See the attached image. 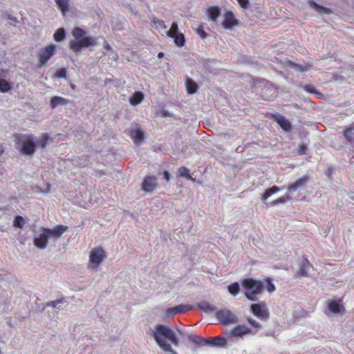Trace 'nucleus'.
Wrapping results in <instances>:
<instances>
[{"mask_svg": "<svg viewBox=\"0 0 354 354\" xmlns=\"http://www.w3.org/2000/svg\"><path fill=\"white\" fill-rule=\"evenodd\" d=\"M250 330L245 326L238 325L235 326L231 331V335L233 337H241L243 335L249 333Z\"/></svg>", "mask_w": 354, "mask_h": 354, "instance_id": "nucleus-18", "label": "nucleus"}, {"mask_svg": "<svg viewBox=\"0 0 354 354\" xmlns=\"http://www.w3.org/2000/svg\"><path fill=\"white\" fill-rule=\"evenodd\" d=\"M217 319L224 324H228L235 322V315L229 310L223 309L216 312Z\"/></svg>", "mask_w": 354, "mask_h": 354, "instance_id": "nucleus-7", "label": "nucleus"}, {"mask_svg": "<svg viewBox=\"0 0 354 354\" xmlns=\"http://www.w3.org/2000/svg\"><path fill=\"white\" fill-rule=\"evenodd\" d=\"M54 1H55V3L56 4L57 9L62 13V15L63 17H66L67 13L69 11V8H70V4H69L70 0H54Z\"/></svg>", "mask_w": 354, "mask_h": 354, "instance_id": "nucleus-15", "label": "nucleus"}, {"mask_svg": "<svg viewBox=\"0 0 354 354\" xmlns=\"http://www.w3.org/2000/svg\"><path fill=\"white\" fill-rule=\"evenodd\" d=\"M178 173L180 176L184 177L187 180H192V181L195 180V179L192 178L189 175V170L185 167H180L178 169Z\"/></svg>", "mask_w": 354, "mask_h": 354, "instance_id": "nucleus-30", "label": "nucleus"}, {"mask_svg": "<svg viewBox=\"0 0 354 354\" xmlns=\"http://www.w3.org/2000/svg\"><path fill=\"white\" fill-rule=\"evenodd\" d=\"M178 26L177 23L174 22L171 25V28L167 32V35L169 37H174L176 35H178Z\"/></svg>", "mask_w": 354, "mask_h": 354, "instance_id": "nucleus-34", "label": "nucleus"}, {"mask_svg": "<svg viewBox=\"0 0 354 354\" xmlns=\"http://www.w3.org/2000/svg\"><path fill=\"white\" fill-rule=\"evenodd\" d=\"M66 37V31L63 28H58L53 35V39L56 41H62Z\"/></svg>", "mask_w": 354, "mask_h": 354, "instance_id": "nucleus-27", "label": "nucleus"}, {"mask_svg": "<svg viewBox=\"0 0 354 354\" xmlns=\"http://www.w3.org/2000/svg\"><path fill=\"white\" fill-rule=\"evenodd\" d=\"M34 244L39 249H45L48 244L49 237L44 228L38 234H35L34 238Z\"/></svg>", "mask_w": 354, "mask_h": 354, "instance_id": "nucleus-6", "label": "nucleus"}, {"mask_svg": "<svg viewBox=\"0 0 354 354\" xmlns=\"http://www.w3.org/2000/svg\"><path fill=\"white\" fill-rule=\"evenodd\" d=\"M69 102V100L59 96H54L50 100V106L53 109L59 105H65Z\"/></svg>", "mask_w": 354, "mask_h": 354, "instance_id": "nucleus-23", "label": "nucleus"}, {"mask_svg": "<svg viewBox=\"0 0 354 354\" xmlns=\"http://www.w3.org/2000/svg\"><path fill=\"white\" fill-rule=\"evenodd\" d=\"M197 33L202 37V38H205L207 37V34L203 30H200L198 29L197 30Z\"/></svg>", "mask_w": 354, "mask_h": 354, "instance_id": "nucleus-48", "label": "nucleus"}, {"mask_svg": "<svg viewBox=\"0 0 354 354\" xmlns=\"http://www.w3.org/2000/svg\"><path fill=\"white\" fill-rule=\"evenodd\" d=\"M328 309L333 313H339L342 312L343 307L339 304V303L333 301L329 303Z\"/></svg>", "mask_w": 354, "mask_h": 354, "instance_id": "nucleus-26", "label": "nucleus"}, {"mask_svg": "<svg viewBox=\"0 0 354 354\" xmlns=\"http://www.w3.org/2000/svg\"><path fill=\"white\" fill-rule=\"evenodd\" d=\"M238 25V21L235 19L234 15L231 11H226L224 14V19L222 23L223 28L231 30Z\"/></svg>", "mask_w": 354, "mask_h": 354, "instance_id": "nucleus-9", "label": "nucleus"}, {"mask_svg": "<svg viewBox=\"0 0 354 354\" xmlns=\"http://www.w3.org/2000/svg\"><path fill=\"white\" fill-rule=\"evenodd\" d=\"M248 322L253 326L256 327V328H259L260 327V325L259 324L256 322L255 320L252 319H248Z\"/></svg>", "mask_w": 354, "mask_h": 354, "instance_id": "nucleus-46", "label": "nucleus"}, {"mask_svg": "<svg viewBox=\"0 0 354 354\" xmlns=\"http://www.w3.org/2000/svg\"><path fill=\"white\" fill-rule=\"evenodd\" d=\"M175 44L181 47L184 46L185 44V37L184 35L181 33H179L178 35H176L174 37Z\"/></svg>", "mask_w": 354, "mask_h": 354, "instance_id": "nucleus-35", "label": "nucleus"}, {"mask_svg": "<svg viewBox=\"0 0 354 354\" xmlns=\"http://www.w3.org/2000/svg\"><path fill=\"white\" fill-rule=\"evenodd\" d=\"M185 85L187 91L189 94L195 93L198 90L197 84L191 79H187L186 80Z\"/></svg>", "mask_w": 354, "mask_h": 354, "instance_id": "nucleus-25", "label": "nucleus"}, {"mask_svg": "<svg viewBox=\"0 0 354 354\" xmlns=\"http://www.w3.org/2000/svg\"><path fill=\"white\" fill-rule=\"evenodd\" d=\"M245 290V297L251 301L257 299L256 296L260 294L263 290V283L260 281L252 279H245L242 281Z\"/></svg>", "mask_w": 354, "mask_h": 354, "instance_id": "nucleus-3", "label": "nucleus"}, {"mask_svg": "<svg viewBox=\"0 0 354 354\" xmlns=\"http://www.w3.org/2000/svg\"><path fill=\"white\" fill-rule=\"evenodd\" d=\"M187 339L188 342H192L196 345L203 346L205 342V338L201 336L193 335V334H187L186 335Z\"/></svg>", "mask_w": 354, "mask_h": 354, "instance_id": "nucleus-21", "label": "nucleus"}, {"mask_svg": "<svg viewBox=\"0 0 354 354\" xmlns=\"http://www.w3.org/2000/svg\"><path fill=\"white\" fill-rule=\"evenodd\" d=\"M280 191V188L277 186H273L265 190L264 193L261 195V200L266 201L269 197L274 194Z\"/></svg>", "mask_w": 354, "mask_h": 354, "instance_id": "nucleus-24", "label": "nucleus"}, {"mask_svg": "<svg viewBox=\"0 0 354 354\" xmlns=\"http://www.w3.org/2000/svg\"><path fill=\"white\" fill-rule=\"evenodd\" d=\"M57 52V46L50 44L38 52V57L41 65H45L48 60L55 55Z\"/></svg>", "mask_w": 354, "mask_h": 354, "instance_id": "nucleus-5", "label": "nucleus"}, {"mask_svg": "<svg viewBox=\"0 0 354 354\" xmlns=\"http://www.w3.org/2000/svg\"><path fill=\"white\" fill-rule=\"evenodd\" d=\"M163 115H164V116H166V115H167V113H166V112H165V111H164V112H163Z\"/></svg>", "mask_w": 354, "mask_h": 354, "instance_id": "nucleus-52", "label": "nucleus"}, {"mask_svg": "<svg viewBox=\"0 0 354 354\" xmlns=\"http://www.w3.org/2000/svg\"><path fill=\"white\" fill-rule=\"evenodd\" d=\"M106 258L105 250L100 247L94 248L90 252L88 259V268L97 271L100 264Z\"/></svg>", "mask_w": 354, "mask_h": 354, "instance_id": "nucleus-4", "label": "nucleus"}, {"mask_svg": "<svg viewBox=\"0 0 354 354\" xmlns=\"http://www.w3.org/2000/svg\"><path fill=\"white\" fill-rule=\"evenodd\" d=\"M86 31L81 28H75L72 35L75 38L69 42V46L75 53L80 52L83 48H88L96 45V41L91 37L86 36Z\"/></svg>", "mask_w": 354, "mask_h": 354, "instance_id": "nucleus-2", "label": "nucleus"}, {"mask_svg": "<svg viewBox=\"0 0 354 354\" xmlns=\"http://www.w3.org/2000/svg\"><path fill=\"white\" fill-rule=\"evenodd\" d=\"M106 48L109 49L110 48V46L106 45Z\"/></svg>", "mask_w": 354, "mask_h": 354, "instance_id": "nucleus-53", "label": "nucleus"}, {"mask_svg": "<svg viewBox=\"0 0 354 354\" xmlns=\"http://www.w3.org/2000/svg\"><path fill=\"white\" fill-rule=\"evenodd\" d=\"M296 68L300 71H308V68H309V66H299V65H297L296 66Z\"/></svg>", "mask_w": 354, "mask_h": 354, "instance_id": "nucleus-47", "label": "nucleus"}, {"mask_svg": "<svg viewBox=\"0 0 354 354\" xmlns=\"http://www.w3.org/2000/svg\"><path fill=\"white\" fill-rule=\"evenodd\" d=\"M65 300L64 298H60L58 299H56L55 301H49L46 304L47 307H52L53 308H59L61 305H62L64 303Z\"/></svg>", "mask_w": 354, "mask_h": 354, "instance_id": "nucleus-31", "label": "nucleus"}, {"mask_svg": "<svg viewBox=\"0 0 354 354\" xmlns=\"http://www.w3.org/2000/svg\"><path fill=\"white\" fill-rule=\"evenodd\" d=\"M4 152V149L2 146L0 145V156L2 155Z\"/></svg>", "mask_w": 354, "mask_h": 354, "instance_id": "nucleus-49", "label": "nucleus"}, {"mask_svg": "<svg viewBox=\"0 0 354 354\" xmlns=\"http://www.w3.org/2000/svg\"><path fill=\"white\" fill-rule=\"evenodd\" d=\"M304 90L308 93H314L315 88L313 85L307 84L304 86Z\"/></svg>", "mask_w": 354, "mask_h": 354, "instance_id": "nucleus-45", "label": "nucleus"}, {"mask_svg": "<svg viewBox=\"0 0 354 354\" xmlns=\"http://www.w3.org/2000/svg\"><path fill=\"white\" fill-rule=\"evenodd\" d=\"M163 56H164V54L162 53H159L158 55V57L159 58H162Z\"/></svg>", "mask_w": 354, "mask_h": 354, "instance_id": "nucleus-51", "label": "nucleus"}, {"mask_svg": "<svg viewBox=\"0 0 354 354\" xmlns=\"http://www.w3.org/2000/svg\"><path fill=\"white\" fill-rule=\"evenodd\" d=\"M308 181L309 178L308 177L302 176L298 178L295 182L291 183L287 187V189L288 192L293 193L296 192L298 189L304 187Z\"/></svg>", "mask_w": 354, "mask_h": 354, "instance_id": "nucleus-13", "label": "nucleus"}, {"mask_svg": "<svg viewBox=\"0 0 354 354\" xmlns=\"http://www.w3.org/2000/svg\"><path fill=\"white\" fill-rule=\"evenodd\" d=\"M144 100V95L142 92L137 91L134 93L129 98V102L131 105L136 106L140 104Z\"/></svg>", "mask_w": 354, "mask_h": 354, "instance_id": "nucleus-20", "label": "nucleus"}, {"mask_svg": "<svg viewBox=\"0 0 354 354\" xmlns=\"http://www.w3.org/2000/svg\"><path fill=\"white\" fill-rule=\"evenodd\" d=\"M56 77L59 78H65L66 77V69L65 68H59L56 72Z\"/></svg>", "mask_w": 354, "mask_h": 354, "instance_id": "nucleus-40", "label": "nucleus"}, {"mask_svg": "<svg viewBox=\"0 0 354 354\" xmlns=\"http://www.w3.org/2000/svg\"><path fill=\"white\" fill-rule=\"evenodd\" d=\"M242 9H247L250 6V0H236Z\"/></svg>", "mask_w": 354, "mask_h": 354, "instance_id": "nucleus-41", "label": "nucleus"}, {"mask_svg": "<svg viewBox=\"0 0 354 354\" xmlns=\"http://www.w3.org/2000/svg\"><path fill=\"white\" fill-rule=\"evenodd\" d=\"M131 136L135 142H140L145 138V133L142 129L136 128L131 131Z\"/></svg>", "mask_w": 354, "mask_h": 354, "instance_id": "nucleus-22", "label": "nucleus"}, {"mask_svg": "<svg viewBox=\"0 0 354 354\" xmlns=\"http://www.w3.org/2000/svg\"><path fill=\"white\" fill-rule=\"evenodd\" d=\"M176 307V313H185L187 310H189L193 308V306L192 305H183V304H180V305H178Z\"/></svg>", "mask_w": 354, "mask_h": 354, "instance_id": "nucleus-33", "label": "nucleus"}, {"mask_svg": "<svg viewBox=\"0 0 354 354\" xmlns=\"http://www.w3.org/2000/svg\"><path fill=\"white\" fill-rule=\"evenodd\" d=\"M313 266L308 259H304L299 267L298 274L301 277H307Z\"/></svg>", "mask_w": 354, "mask_h": 354, "instance_id": "nucleus-17", "label": "nucleus"}, {"mask_svg": "<svg viewBox=\"0 0 354 354\" xmlns=\"http://www.w3.org/2000/svg\"><path fill=\"white\" fill-rule=\"evenodd\" d=\"M344 136L348 141L354 140V127L346 129L344 132Z\"/></svg>", "mask_w": 354, "mask_h": 354, "instance_id": "nucleus-32", "label": "nucleus"}, {"mask_svg": "<svg viewBox=\"0 0 354 354\" xmlns=\"http://www.w3.org/2000/svg\"><path fill=\"white\" fill-rule=\"evenodd\" d=\"M266 288L269 292H273L275 290V286L271 283L270 279L266 280Z\"/></svg>", "mask_w": 354, "mask_h": 354, "instance_id": "nucleus-42", "label": "nucleus"}, {"mask_svg": "<svg viewBox=\"0 0 354 354\" xmlns=\"http://www.w3.org/2000/svg\"><path fill=\"white\" fill-rule=\"evenodd\" d=\"M165 314L167 316L177 314L176 312V307L167 308V310H165Z\"/></svg>", "mask_w": 354, "mask_h": 354, "instance_id": "nucleus-44", "label": "nucleus"}, {"mask_svg": "<svg viewBox=\"0 0 354 354\" xmlns=\"http://www.w3.org/2000/svg\"><path fill=\"white\" fill-rule=\"evenodd\" d=\"M274 120L286 132H290L292 131V125L289 120L285 117L277 115L274 116Z\"/></svg>", "mask_w": 354, "mask_h": 354, "instance_id": "nucleus-14", "label": "nucleus"}, {"mask_svg": "<svg viewBox=\"0 0 354 354\" xmlns=\"http://www.w3.org/2000/svg\"><path fill=\"white\" fill-rule=\"evenodd\" d=\"M228 290L231 295L236 296L239 292V284L236 282L228 286Z\"/></svg>", "mask_w": 354, "mask_h": 354, "instance_id": "nucleus-37", "label": "nucleus"}, {"mask_svg": "<svg viewBox=\"0 0 354 354\" xmlns=\"http://www.w3.org/2000/svg\"><path fill=\"white\" fill-rule=\"evenodd\" d=\"M13 225L19 228H22L24 225V219L23 217L17 216L14 219Z\"/></svg>", "mask_w": 354, "mask_h": 354, "instance_id": "nucleus-38", "label": "nucleus"}, {"mask_svg": "<svg viewBox=\"0 0 354 354\" xmlns=\"http://www.w3.org/2000/svg\"><path fill=\"white\" fill-rule=\"evenodd\" d=\"M197 306L201 311L206 313H214L216 310L215 306L206 301H201Z\"/></svg>", "mask_w": 354, "mask_h": 354, "instance_id": "nucleus-19", "label": "nucleus"}, {"mask_svg": "<svg viewBox=\"0 0 354 354\" xmlns=\"http://www.w3.org/2000/svg\"><path fill=\"white\" fill-rule=\"evenodd\" d=\"M46 233L48 234V236L49 237V239L50 238L57 239L60 238L62 234L66 232L68 230V227L63 225H58L55 226L54 228H47L44 227Z\"/></svg>", "mask_w": 354, "mask_h": 354, "instance_id": "nucleus-8", "label": "nucleus"}, {"mask_svg": "<svg viewBox=\"0 0 354 354\" xmlns=\"http://www.w3.org/2000/svg\"><path fill=\"white\" fill-rule=\"evenodd\" d=\"M165 177L167 180H169V173L167 171H165Z\"/></svg>", "mask_w": 354, "mask_h": 354, "instance_id": "nucleus-50", "label": "nucleus"}, {"mask_svg": "<svg viewBox=\"0 0 354 354\" xmlns=\"http://www.w3.org/2000/svg\"><path fill=\"white\" fill-rule=\"evenodd\" d=\"M49 140L50 137L46 133H42L39 138L32 134H23L17 137L16 142L23 154L32 155L35 153L36 148H45Z\"/></svg>", "mask_w": 354, "mask_h": 354, "instance_id": "nucleus-1", "label": "nucleus"}, {"mask_svg": "<svg viewBox=\"0 0 354 354\" xmlns=\"http://www.w3.org/2000/svg\"><path fill=\"white\" fill-rule=\"evenodd\" d=\"M158 187L157 179L154 176H148L145 178L142 188L146 192H151Z\"/></svg>", "mask_w": 354, "mask_h": 354, "instance_id": "nucleus-11", "label": "nucleus"}, {"mask_svg": "<svg viewBox=\"0 0 354 354\" xmlns=\"http://www.w3.org/2000/svg\"><path fill=\"white\" fill-rule=\"evenodd\" d=\"M12 88V84L4 79H0V92L6 93Z\"/></svg>", "mask_w": 354, "mask_h": 354, "instance_id": "nucleus-29", "label": "nucleus"}, {"mask_svg": "<svg viewBox=\"0 0 354 354\" xmlns=\"http://www.w3.org/2000/svg\"><path fill=\"white\" fill-rule=\"evenodd\" d=\"M310 3L311 5V6L317 12H320V13H324V14H330L331 13V10L329 9V8H324L322 7V6L317 4V3L311 1H310Z\"/></svg>", "mask_w": 354, "mask_h": 354, "instance_id": "nucleus-28", "label": "nucleus"}, {"mask_svg": "<svg viewBox=\"0 0 354 354\" xmlns=\"http://www.w3.org/2000/svg\"><path fill=\"white\" fill-rule=\"evenodd\" d=\"M153 22L157 28H159V29H166L167 28V27L162 20L154 19Z\"/></svg>", "mask_w": 354, "mask_h": 354, "instance_id": "nucleus-39", "label": "nucleus"}, {"mask_svg": "<svg viewBox=\"0 0 354 354\" xmlns=\"http://www.w3.org/2000/svg\"><path fill=\"white\" fill-rule=\"evenodd\" d=\"M290 197L288 194L283 195V196L278 198L277 199L273 201L272 202V205H276L278 204L286 203V202L290 201Z\"/></svg>", "mask_w": 354, "mask_h": 354, "instance_id": "nucleus-36", "label": "nucleus"}, {"mask_svg": "<svg viewBox=\"0 0 354 354\" xmlns=\"http://www.w3.org/2000/svg\"><path fill=\"white\" fill-rule=\"evenodd\" d=\"M206 15L209 21H216L221 15V9L217 6L209 7L206 10Z\"/></svg>", "mask_w": 354, "mask_h": 354, "instance_id": "nucleus-16", "label": "nucleus"}, {"mask_svg": "<svg viewBox=\"0 0 354 354\" xmlns=\"http://www.w3.org/2000/svg\"><path fill=\"white\" fill-rule=\"evenodd\" d=\"M226 339L222 337H214L205 338L203 346L225 347L226 345Z\"/></svg>", "mask_w": 354, "mask_h": 354, "instance_id": "nucleus-12", "label": "nucleus"}, {"mask_svg": "<svg viewBox=\"0 0 354 354\" xmlns=\"http://www.w3.org/2000/svg\"><path fill=\"white\" fill-rule=\"evenodd\" d=\"M307 148L304 145H299L297 148V151L299 155H304L306 153Z\"/></svg>", "mask_w": 354, "mask_h": 354, "instance_id": "nucleus-43", "label": "nucleus"}, {"mask_svg": "<svg viewBox=\"0 0 354 354\" xmlns=\"http://www.w3.org/2000/svg\"><path fill=\"white\" fill-rule=\"evenodd\" d=\"M251 310L252 313L258 318L266 319L268 317V312L264 304H252Z\"/></svg>", "mask_w": 354, "mask_h": 354, "instance_id": "nucleus-10", "label": "nucleus"}]
</instances>
